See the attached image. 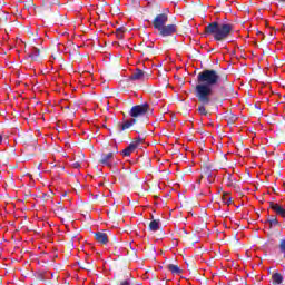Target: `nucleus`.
<instances>
[{"label":"nucleus","instance_id":"nucleus-35","mask_svg":"<svg viewBox=\"0 0 285 285\" xmlns=\"http://www.w3.org/2000/svg\"><path fill=\"white\" fill-rule=\"evenodd\" d=\"M254 166H255V164H253V163H252V166H250V168H253Z\"/></svg>","mask_w":285,"mask_h":285},{"label":"nucleus","instance_id":"nucleus-14","mask_svg":"<svg viewBox=\"0 0 285 285\" xmlns=\"http://www.w3.org/2000/svg\"><path fill=\"white\" fill-rule=\"evenodd\" d=\"M167 268L170 271L171 275H181V268L175 264H168Z\"/></svg>","mask_w":285,"mask_h":285},{"label":"nucleus","instance_id":"nucleus-33","mask_svg":"<svg viewBox=\"0 0 285 285\" xmlns=\"http://www.w3.org/2000/svg\"><path fill=\"white\" fill-rule=\"evenodd\" d=\"M150 49H153V46H147L146 47V50H150Z\"/></svg>","mask_w":285,"mask_h":285},{"label":"nucleus","instance_id":"nucleus-8","mask_svg":"<svg viewBox=\"0 0 285 285\" xmlns=\"http://www.w3.org/2000/svg\"><path fill=\"white\" fill-rule=\"evenodd\" d=\"M149 75L144 72V70L137 68L135 72L129 77L130 81H146L149 79Z\"/></svg>","mask_w":285,"mask_h":285},{"label":"nucleus","instance_id":"nucleus-9","mask_svg":"<svg viewBox=\"0 0 285 285\" xmlns=\"http://www.w3.org/2000/svg\"><path fill=\"white\" fill-rule=\"evenodd\" d=\"M223 181L225 184V186H228V188H235L236 186V180L235 177H233V175L230 174H226L223 178Z\"/></svg>","mask_w":285,"mask_h":285},{"label":"nucleus","instance_id":"nucleus-3","mask_svg":"<svg viewBox=\"0 0 285 285\" xmlns=\"http://www.w3.org/2000/svg\"><path fill=\"white\" fill-rule=\"evenodd\" d=\"M235 24L233 23H219L214 21L205 27V35H212L214 41H226L229 36L233 35Z\"/></svg>","mask_w":285,"mask_h":285},{"label":"nucleus","instance_id":"nucleus-21","mask_svg":"<svg viewBox=\"0 0 285 285\" xmlns=\"http://www.w3.org/2000/svg\"><path fill=\"white\" fill-rule=\"evenodd\" d=\"M268 224H269L271 228H273V226H279V220H277V218L273 217V218L268 219Z\"/></svg>","mask_w":285,"mask_h":285},{"label":"nucleus","instance_id":"nucleus-22","mask_svg":"<svg viewBox=\"0 0 285 285\" xmlns=\"http://www.w3.org/2000/svg\"><path fill=\"white\" fill-rule=\"evenodd\" d=\"M139 144H144V138L137 137L135 141L131 142L132 146H136V148L139 147Z\"/></svg>","mask_w":285,"mask_h":285},{"label":"nucleus","instance_id":"nucleus-39","mask_svg":"<svg viewBox=\"0 0 285 285\" xmlns=\"http://www.w3.org/2000/svg\"><path fill=\"white\" fill-rule=\"evenodd\" d=\"M190 268H195V266L191 265Z\"/></svg>","mask_w":285,"mask_h":285},{"label":"nucleus","instance_id":"nucleus-13","mask_svg":"<svg viewBox=\"0 0 285 285\" xmlns=\"http://www.w3.org/2000/svg\"><path fill=\"white\" fill-rule=\"evenodd\" d=\"M135 150H137V146L132 145V142H130L129 146L121 151V155L124 157H130V155H132V153H135Z\"/></svg>","mask_w":285,"mask_h":285},{"label":"nucleus","instance_id":"nucleus-31","mask_svg":"<svg viewBox=\"0 0 285 285\" xmlns=\"http://www.w3.org/2000/svg\"><path fill=\"white\" fill-rule=\"evenodd\" d=\"M1 144H3V136L2 135H0V146H1Z\"/></svg>","mask_w":285,"mask_h":285},{"label":"nucleus","instance_id":"nucleus-19","mask_svg":"<svg viewBox=\"0 0 285 285\" xmlns=\"http://www.w3.org/2000/svg\"><path fill=\"white\" fill-rule=\"evenodd\" d=\"M80 268H82V271H92V264L85 262V263H78Z\"/></svg>","mask_w":285,"mask_h":285},{"label":"nucleus","instance_id":"nucleus-7","mask_svg":"<svg viewBox=\"0 0 285 285\" xmlns=\"http://www.w3.org/2000/svg\"><path fill=\"white\" fill-rule=\"evenodd\" d=\"M177 32V24H165L158 29L160 37H173Z\"/></svg>","mask_w":285,"mask_h":285},{"label":"nucleus","instance_id":"nucleus-32","mask_svg":"<svg viewBox=\"0 0 285 285\" xmlns=\"http://www.w3.org/2000/svg\"><path fill=\"white\" fill-rule=\"evenodd\" d=\"M205 175H206L207 177H210V170H207V171L205 173Z\"/></svg>","mask_w":285,"mask_h":285},{"label":"nucleus","instance_id":"nucleus-38","mask_svg":"<svg viewBox=\"0 0 285 285\" xmlns=\"http://www.w3.org/2000/svg\"><path fill=\"white\" fill-rule=\"evenodd\" d=\"M279 1H282L283 3H285V0H279Z\"/></svg>","mask_w":285,"mask_h":285},{"label":"nucleus","instance_id":"nucleus-20","mask_svg":"<svg viewBox=\"0 0 285 285\" xmlns=\"http://www.w3.org/2000/svg\"><path fill=\"white\" fill-rule=\"evenodd\" d=\"M223 202H224V204H226L227 206H230V204H233V198L230 197V195L224 194V195H223Z\"/></svg>","mask_w":285,"mask_h":285},{"label":"nucleus","instance_id":"nucleus-10","mask_svg":"<svg viewBox=\"0 0 285 285\" xmlns=\"http://www.w3.org/2000/svg\"><path fill=\"white\" fill-rule=\"evenodd\" d=\"M95 239L96 242H98V244H108V234L104 233V232H97L95 234Z\"/></svg>","mask_w":285,"mask_h":285},{"label":"nucleus","instance_id":"nucleus-18","mask_svg":"<svg viewBox=\"0 0 285 285\" xmlns=\"http://www.w3.org/2000/svg\"><path fill=\"white\" fill-rule=\"evenodd\" d=\"M225 119L227 124H235V121H237V117L235 116V114L230 112L225 116Z\"/></svg>","mask_w":285,"mask_h":285},{"label":"nucleus","instance_id":"nucleus-25","mask_svg":"<svg viewBox=\"0 0 285 285\" xmlns=\"http://www.w3.org/2000/svg\"><path fill=\"white\" fill-rule=\"evenodd\" d=\"M71 106H72V104L65 106V110H69V115H75V112H76L75 110L70 111Z\"/></svg>","mask_w":285,"mask_h":285},{"label":"nucleus","instance_id":"nucleus-27","mask_svg":"<svg viewBox=\"0 0 285 285\" xmlns=\"http://www.w3.org/2000/svg\"><path fill=\"white\" fill-rule=\"evenodd\" d=\"M51 6L59 4V0H47Z\"/></svg>","mask_w":285,"mask_h":285},{"label":"nucleus","instance_id":"nucleus-30","mask_svg":"<svg viewBox=\"0 0 285 285\" xmlns=\"http://www.w3.org/2000/svg\"><path fill=\"white\" fill-rule=\"evenodd\" d=\"M118 39H124V33H117Z\"/></svg>","mask_w":285,"mask_h":285},{"label":"nucleus","instance_id":"nucleus-17","mask_svg":"<svg viewBox=\"0 0 285 285\" xmlns=\"http://www.w3.org/2000/svg\"><path fill=\"white\" fill-rule=\"evenodd\" d=\"M149 230H153V233H157V230H159V222L158 220H151L149 223Z\"/></svg>","mask_w":285,"mask_h":285},{"label":"nucleus","instance_id":"nucleus-6","mask_svg":"<svg viewBox=\"0 0 285 285\" xmlns=\"http://www.w3.org/2000/svg\"><path fill=\"white\" fill-rule=\"evenodd\" d=\"M168 23V14L167 13H159L153 20V27L155 30H159L163 26Z\"/></svg>","mask_w":285,"mask_h":285},{"label":"nucleus","instance_id":"nucleus-40","mask_svg":"<svg viewBox=\"0 0 285 285\" xmlns=\"http://www.w3.org/2000/svg\"><path fill=\"white\" fill-rule=\"evenodd\" d=\"M246 255H248V250L246 252Z\"/></svg>","mask_w":285,"mask_h":285},{"label":"nucleus","instance_id":"nucleus-26","mask_svg":"<svg viewBox=\"0 0 285 285\" xmlns=\"http://www.w3.org/2000/svg\"><path fill=\"white\" fill-rule=\"evenodd\" d=\"M124 32H126V29H124V28L116 29L117 35H124Z\"/></svg>","mask_w":285,"mask_h":285},{"label":"nucleus","instance_id":"nucleus-1","mask_svg":"<svg viewBox=\"0 0 285 285\" xmlns=\"http://www.w3.org/2000/svg\"><path fill=\"white\" fill-rule=\"evenodd\" d=\"M226 76H222L215 69H205L197 75V83L195 87V95L198 99V112L200 115H208L206 106L213 104V88L219 83V80L226 81Z\"/></svg>","mask_w":285,"mask_h":285},{"label":"nucleus","instance_id":"nucleus-12","mask_svg":"<svg viewBox=\"0 0 285 285\" xmlns=\"http://www.w3.org/2000/svg\"><path fill=\"white\" fill-rule=\"evenodd\" d=\"M29 57L32 59V61H39V59H41V50L37 47H33L29 53Z\"/></svg>","mask_w":285,"mask_h":285},{"label":"nucleus","instance_id":"nucleus-28","mask_svg":"<svg viewBox=\"0 0 285 285\" xmlns=\"http://www.w3.org/2000/svg\"><path fill=\"white\" fill-rule=\"evenodd\" d=\"M72 168H81V164L79 161H76L72 164Z\"/></svg>","mask_w":285,"mask_h":285},{"label":"nucleus","instance_id":"nucleus-36","mask_svg":"<svg viewBox=\"0 0 285 285\" xmlns=\"http://www.w3.org/2000/svg\"><path fill=\"white\" fill-rule=\"evenodd\" d=\"M254 166H255V164H253V163H252V166H250V168H253Z\"/></svg>","mask_w":285,"mask_h":285},{"label":"nucleus","instance_id":"nucleus-24","mask_svg":"<svg viewBox=\"0 0 285 285\" xmlns=\"http://www.w3.org/2000/svg\"><path fill=\"white\" fill-rule=\"evenodd\" d=\"M142 161L145 163L146 168L150 167V158L145 157V158H142Z\"/></svg>","mask_w":285,"mask_h":285},{"label":"nucleus","instance_id":"nucleus-4","mask_svg":"<svg viewBox=\"0 0 285 285\" xmlns=\"http://www.w3.org/2000/svg\"><path fill=\"white\" fill-rule=\"evenodd\" d=\"M217 73L222 77L225 76L226 78H228V75L226 73H219L218 71ZM216 86H218L217 89L212 92L215 99H220V101H225V99H230V97L235 95V89L233 88L232 83H228V79H226V81H224L223 79L218 80V83Z\"/></svg>","mask_w":285,"mask_h":285},{"label":"nucleus","instance_id":"nucleus-11","mask_svg":"<svg viewBox=\"0 0 285 285\" xmlns=\"http://www.w3.org/2000/svg\"><path fill=\"white\" fill-rule=\"evenodd\" d=\"M269 208H272V210H275V213L277 215H281V217L285 218V209L282 206H279V204H277V203H269Z\"/></svg>","mask_w":285,"mask_h":285},{"label":"nucleus","instance_id":"nucleus-15","mask_svg":"<svg viewBox=\"0 0 285 285\" xmlns=\"http://www.w3.org/2000/svg\"><path fill=\"white\" fill-rule=\"evenodd\" d=\"M263 114L264 112L262 111L259 105L255 102V105L252 107V115H254V117H262Z\"/></svg>","mask_w":285,"mask_h":285},{"label":"nucleus","instance_id":"nucleus-29","mask_svg":"<svg viewBox=\"0 0 285 285\" xmlns=\"http://www.w3.org/2000/svg\"><path fill=\"white\" fill-rule=\"evenodd\" d=\"M240 285H248V279L240 278Z\"/></svg>","mask_w":285,"mask_h":285},{"label":"nucleus","instance_id":"nucleus-37","mask_svg":"<svg viewBox=\"0 0 285 285\" xmlns=\"http://www.w3.org/2000/svg\"><path fill=\"white\" fill-rule=\"evenodd\" d=\"M99 12H104V9H100Z\"/></svg>","mask_w":285,"mask_h":285},{"label":"nucleus","instance_id":"nucleus-23","mask_svg":"<svg viewBox=\"0 0 285 285\" xmlns=\"http://www.w3.org/2000/svg\"><path fill=\"white\" fill-rule=\"evenodd\" d=\"M279 250H281V253H285V239L281 240Z\"/></svg>","mask_w":285,"mask_h":285},{"label":"nucleus","instance_id":"nucleus-34","mask_svg":"<svg viewBox=\"0 0 285 285\" xmlns=\"http://www.w3.org/2000/svg\"><path fill=\"white\" fill-rule=\"evenodd\" d=\"M252 190H257V185H254V189H252Z\"/></svg>","mask_w":285,"mask_h":285},{"label":"nucleus","instance_id":"nucleus-2","mask_svg":"<svg viewBox=\"0 0 285 285\" xmlns=\"http://www.w3.org/2000/svg\"><path fill=\"white\" fill-rule=\"evenodd\" d=\"M149 110L150 105L148 102L131 107V109L128 112L131 119L124 120L122 124L119 122L117 125V131L114 132L115 137H117V139L121 138V135H124V130H128V128H132V126L139 124V121H141V118L146 117Z\"/></svg>","mask_w":285,"mask_h":285},{"label":"nucleus","instance_id":"nucleus-16","mask_svg":"<svg viewBox=\"0 0 285 285\" xmlns=\"http://www.w3.org/2000/svg\"><path fill=\"white\" fill-rule=\"evenodd\" d=\"M272 278H273L274 284H282V282H284V277L279 273H274L272 275Z\"/></svg>","mask_w":285,"mask_h":285},{"label":"nucleus","instance_id":"nucleus-5","mask_svg":"<svg viewBox=\"0 0 285 285\" xmlns=\"http://www.w3.org/2000/svg\"><path fill=\"white\" fill-rule=\"evenodd\" d=\"M115 155H117V150L101 154L99 164H101V166H107V168H112V165L115 164Z\"/></svg>","mask_w":285,"mask_h":285}]
</instances>
